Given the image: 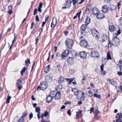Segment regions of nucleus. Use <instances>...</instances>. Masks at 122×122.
<instances>
[{
  "instance_id": "c85d7f7f",
  "label": "nucleus",
  "mask_w": 122,
  "mask_h": 122,
  "mask_svg": "<svg viewBox=\"0 0 122 122\" xmlns=\"http://www.w3.org/2000/svg\"><path fill=\"white\" fill-rule=\"evenodd\" d=\"M48 114V112L47 111H46L45 112L44 114H42L41 115V117L42 119H43V117H46Z\"/></svg>"
},
{
  "instance_id": "f8f14e48",
  "label": "nucleus",
  "mask_w": 122,
  "mask_h": 122,
  "mask_svg": "<svg viewBox=\"0 0 122 122\" xmlns=\"http://www.w3.org/2000/svg\"><path fill=\"white\" fill-rule=\"evenodd\" d=\"M74 57H69L67 59L68 63L70 65L73 64L74 62Z\"/></svg>"
},
{
  "instance_id": "774afa93",
  "label": "nucleus",
  "mask_w": 122,
  "mask_h": 122,
  "mask_svg": "<svg viewBox=\"0 0 122 122\" xmlns=\"http://www.w3.org/2000/svg\"><path fill=\"white\" fill-rule=\"evenodd\" d=\"M119 88L121 89V92L122 93V86H119Z\"/></svg>"
},
{
  "instance_id": "b1692460",
  "label": "nucleus",
  "mask_w": 122,
  "mask_h": 122,
  "mask_svg": "<svg viewBox=\"0 0 122 122\" xmlns=\"http://www.w3.org/2000/svg\"><path fill=\"white\" fill-rule=\"evenodd\" d=\"M104 17L105 16L102 14H100L99 13L97 15V17L99 19H102L104 18Z\"/></svg>"
},
{
  "instance_id": "4c0bfd02",
  "label": "nucleus",
  "mask_w": 122,
  "mask_h": 122,
  "mask_svg": "<svg viewBox=\"0 0 122 122\" xmlns=\"http://www.w3.org/2000/svg\"><path fill=\"white\" fill-rule=\"evenodd\" d=\"M14 39L12 41V43L11 45L10 46V48H9V50H10L11 49V47L12 46L13 44L15 42V38H16V35L15 34L14 35Z\"/></svg>"
},
{
  "instance_id": "a19ab883",
  "label": "nucleus",
  "mask_w": 122,
  "mask_h": 122,
  "mask_svg": "<svg viewBox=\"0 0 122 122\" xmlns=\"http://www.w3.org/2000/svg\"><path fill=\"white\" fill-rule=\"evenodd\" d=\"M27 113L28 112L27 111L24 112L21 117L23 118L24 117H25L27 115Z\"/></svg>"
},
{
  "instance_id": "58836bf2",
  "label": "nucleus",
  "mask_w": 122,
  "mask_h": 122,
  "mask_svg": "<svg viewBox=\"0 0 122 122\" xmlns=\"http://www.w3.org/2000/svg\"><path fill=\"white\" fill-rule=\"evenodd\" d=\"M11 98V97L9 95H8L7 97V100H6V103L7 104L9 103L10 102V100Z\"/></svg>"
},
{
  "instance_id": "8fccbe9b",
  "label": "nucleus",
  "mask_w": 122,
  "mask_h": 122,
  "mask_svg": "<svg viewBox=\"0 0 122 122\" xmlns=\"http://www.w3.org/2000/svg\"><path fill=\"white\" fill-rule=\"evenodd\" d=\"M29 117H30V119H31L33 117V114L32 113H31L29 114Z\"/></svg>"
},
{
  "instance_id": "2f4dec72",
  "label": "nucleus",
  "mask_w": 122,
  "mask_h": 122,
  "mask_svg": "<svg viewBox=\"0 0 122 122\" xmlns=\"http://www.w3.org/2000/svg\"><path fill=\"white\" fill-rule=\"evenodd\" d=\"M119 63L118 64V65L119 66L120 71L122 72V60L119 61Z\"/></svg>"
},
{
  "instance_id": "cd10ccee",
  "label": "nucleus",
  "mask_w": 122,
  "mask_h": 122,
  "mask_svg": "<svg viewBox=\"0 0 122 122\" xmlns=\"http://www.w3.org/2000/svg\"><path fill=\"white\" fill-rule=\"evenodd\" d=\"M110 9L111 11H112L114 10L116 8V6L113 5V4H111L110 5Z\"/></svg>"
},
{
  "instance_id": "9d476101",
  "label": "nucleus",
  "mask_w": 122,
  "mask_h": 122,
  "mask_svg": "<svg viewBox=\"0 0 122 122\" xmlns=\"http://www.w3.org/2000/svg\"><path fill=\"white\" fill-rule=\"evenodd\" d=\"M109 7L107 5H104L102 7V10L104 13H107L109 11Z\"/></svg>"
},
{
  "instance_id": "e2e57ef3",
  "label": "nucleus",
  "mask_w": 122,
  "mask_h": 122,
  "mask_svg": "<svg viewBox=\"0 0 122 122\" xmlns=\"http://www.w3.org/2000/svg\"><path fill=\"white\" fill-rule=\"evenodd\" d=\"M40 113H38V114H37V116L38 117V119H39L41 117L40 116Z\"/></svg>"
},
{
  "instance_id": "aec40b11",
  "label": "nucleus",
  "mask_w": 122,
  "mask_h": 122,
  "mask_svg": "<svg viewBox=\"0 0 122 122\" xmlns=\"http://www.w3.org/2000/svg\"><path fill=\"white\" fill-rule=\"evenodd\" d=\"M72 2L71 0H67L65 5L66 6H67V8H69L71 6V3Z\"/></svg>"
},
{
  "instance_id": "bb28decb",
  "label": "nucleus",
  "mask_w": 122,
  "mask_h": 122,
  "mask_svg": "<svg viewBox=\"0 0 122 122\" xmlns=\"http://www.w3.org/2000/svg\"><path fill=\"white\" fill-rule=\"evenodd\" d=\"M62 88V86L61 85H59L56 87V89L58 91H59V92H60Z\"/></svg>"
},
{
  "instance_id": "0e129e2a",
  "label": "nucleus",
  "mask_w": 122,
  "mask_h": 122,
  "mask_svg": "<svg viewBox=\"0 0 122 122\" xmlns=\"http://www.w3.org/2000/svg\"><path fill=\"white\" fill-rule=\"evenodd\" d=\"M43 30V29L42 28H41L39 30V31L40 32H42Z\"/></svg>"
},
{
  "instance_id": "6e6552de",
  "label": "nucleus",
  "mask_w": 122,
  "mask_h": 122,
  "mask_svg": "<svg viewBox=\"0 0 122 122\" xmlns=\"http://www.w3.org/2000/svg\"><path fill=\"white\" fill-rule=\"evenodd\" d=\"M116 117L117 119L116 122H120L121 121V119L122 118V113H118L116 115Z\"/></svg>"
},
{
  "instance_id": "4d7b16f0",
  "label": "nucleus",
  "mask_w": 122,
  "mask_h": 122,
  "mask_svg": "<svg viewBox=\"0 0 122 122\" xmlns=\"http://www.w3.org/2000/svg\"><path fill=\"white\" fill-rule=\"evenodd\" d=\"M81 12V11H80L78 13H77L76 14H77V15H78V16L79 17V19L80 18V15Z\"/></svg>"
},
{
  "instance_id": "5701e85b",
  "label": "nucleus",
  "mask_w": 122,
  "mask_h": 122,
  "mask_svg": "<svg viewBox=\"0 0 122 122\" xmlns=\"http://www.w3.org/2000/svg\"><path fill=\"white\" fill-rule=\"evenodd\" d=\"M109 30L111 32H113L115 30V28L113 25H111L109 26Z\"/></svg>"
},
{
  "instance_id": "c756f323",
  "label": "nucleus",
  "mask_w": 122,
  "mask_h": 122,
  "mask_svg": "<svg viewBox=\"0 0 122 122\" xmlns=\"http://www.w3.org/2000/svg\"><path fill=\"white\" fill-rule=\"evenodd\" d=\"M64 78L63 76H61L58 80V82L60 84L61 83L64 81Z\"/></svg>"
},
{
  "instance_id": "3c124183",
  "label": "nucleus",
  "mask_w": 122,
  "mask_h": 122,
  "mask_svg": "<svg viewBox=\"0 0 122 122\" xmlns=\"http://www.w3.org/2000/svg\"><path fill=\"white\" fill-rule=\"evenodd\" d=\"M36 21H37L38 22L39 21V18L38 16L37 15L36 16Z\"/></svg>"
},
{
  "instance_id": "4be33fe9",
  "label": "nucleus",
  "mask_w": 122,
  "mask_h": 122,
  "mask_svg": "<svg viewBox=\"0 0 122 122\" xmlns=\"http://www.w3.org/2000/svg\"><path fill=\"white\" fill-rule=\"evenodd\" d=\"M87 25H81V30L82 31H81V33L82 34H83V32H84L86 30Z\"/></svg>"
},
{
  "instance_id": "0eeeda50",
  "label": "nucleus",
  "mask_w": 122,
  "mask_h": 122,
  "mask_svg": "<svg viewBox=\"0 0 122 122\" xmlns=\"http://www.w3.org/2000/svg\"><path fill=\"white\" fill-rule=\"evenodd\" d=\"M99 53L96 51H92L91 52L90 55L91 57H98Z\"/></svg>"
},
{
  "instance_id": "338daca9",
  "label": "nucleus",
  "mask_w": 122,
  "mask_h": 122,
  "mask_svg": "<svg viewBox=\"0 0 122 122\" xmlns=\"http://www.w3.org/2000/svg\"><path fill=\"white\" fill-rule=\"evenodd\" d=\"M39 41V39L38 38H37L36 39V43L35 44H37L38 43V42Z\"/></svg>"
},
{
  "instance_id": "603ef678",
  "label": "nucleus",
  "mask_w": 122,
  "mask_h": 122,
  "mask_svg": "<svg viewBox=\"0 0 122 122\" xmlns=\"http://www.w3.org/2000/svg\"><path fill=\"white\" fill-rule=\"evenodd\" d=\"M37 9L36 8L35 9L34 11V15H36L37 13Z\"/></svg>"
},
{
  "instance_id": "864d4df0",
  "label": "nucleus",
  "mask_w": 122,
  "mask_h": 122,
  "mask_svg": "<svg viewBox=\"0 0 122 122\" xmlns=\"http://www.w3.org/2000/svg\"><path fill=\"white\" fill-rule=\"evenodd\" d=\"M104 66V65L103 64H102L100 67L101 69L102 72L103 71Z\"/></svg>"
},
{
  "instance_id": "39448f33",
  "label": "nucleus",
  "mask_w": 122,
  "mask_h": 122,
  "mask_svg": "<svg viewBox=\"0 0 122 122\" xmlns=\"http://www.w3.org/2000/svg\"><path fill=\"white\" fill-rule=\"evenodd\" d=\"M22 81L19 79L17 81L16 86L18 88L19 90L21 89L22 88Z\"/></svg>"
},
{
  "instance_id": "dca6fc26",
  "label": "nucleus",
  "mask_w": 122,
  "mask_h": 122,
  "mask_svg": "<svg viewBox=\"0 0 122 122\" xmlns=\"http://www.w3.org/2000/svg\"><path fill=\"white\" fill-rule=\"evenodd\" d=\"M41 85L42 88L43 90H45L47 88V85L46 84V82L45 81H43L41 82Z\"/></svg>"
},
{
  "instance_id": "37998d69",
  "label": "nucleus",
  "mask_w": 122,
  "mask_h": 122,
  "mask_svg": "<svg viewBox=\"0 0 122 122\" xmlns=\"http://www.w3.org/2000/svg\"><path fill=\"white\" fill-rule=\"evenodd\" d=\"M36 112L38 113H40V109L39 107H37L36 108Z\"/></svg>"
},
{
  "instance_id": "412c9836",
  "label": "nucleus",
  "mask_w": 122,
  "mask_h": 122,
  "mask_svg": "<svg viewBox=\"0 0 122 122\" xmlns=\"http://www.w3.org/2000/svg\"><path fill=\"white\" fill-rule=\"evenodd\" d=\"M12 5H10L8 7L7 12L10 14H11L12 13Z\"/></svg>"
},
{
  "instance_id": "1a4fd4ad",
  "label": "nucleus",
  "mask_w": 122,
  "mask_h": 122,
  "mask_svg": "<svg viewBox=\"0 0 122 122\" xmlns=\"http://www.w3.org/2000/svg\"><path fill=\"white\" fill-rule=\"evenodd\" d=\"M52 79V77L50 74H49L45 76V79L46 81L47 82L50 83L51 82Z\"/></svg>"
},
{
  "instance_id": "052dcab7",
  "label": "nucleus",
  "mask_w": 122,
  "mask_h": 122,
  "mask_svg": "<svg viewBox=\"0 0 122 122\" xmlns=\"http://www.w3.org/2000/svg\"><path fill=\"white\" fill-rule=\"evenodd\" d=\"M90 111L92 112H93L94 110V108L93 107H92L91 108L90 110Z\"/></svg>"
},
{
  "instance_id": "a18cd8bd",
  "label": "nucleus",
  "mask_w": 122,
  "mask_h": 122,
  "mask_svg": "<svg viewBox=\"0 0 122 122\" xmlns=\"http://www.w3.org/2000/svg\"><path fill=\"white\" fill-rule=\"evenodd\" d=\"M78 1V0H72L73 4L74 5L76 4Z\"/></svg>"
},
{
  "instance_id": "473e14b6",
  "label": "nucleus",
  "mask_w": 122,
  "mask_h": 122,
  "mask_svg": "<svg viewBox=\"0 0 122 122\" xmlns=\"http://www.w3.org/2000/svg\"><path fill=\"white\" fill-rule=\"evenodd\" d=\"M30 63V59H27L25 61V65L28 67L29 65V64Z\"/></svg>"
},
{
  "instance_id": "bf43d9fd",
  "label": "nucleus",
  "mask_w": 122,
  "mask_h": 122,
  "mask_svg": "<svg viewBox=\"0 0 122 122\" xmlns=\"http://www.w3.org/2000/svg\"><path fill=\"white\" fill-rule=\"evenodd\" d=\"M42 5L43 4L41 2H40L39 5V8H41L42 7Z\"/></svg>"
},
{
  "instance_id": "ea45409f",
  "label": "nucleus",
  "mask_w": 122,
  "mask_h": 122,
  "mask_svg": "<svg viewBox=\"0 0 122 122\" xmlns=\"http://www.w3.org/2000/svg\"><path fill=\"white\" fill-rule=\"evenodd\" d=\"M107 56V60H111V57L110 55V54L109 52H108Z\"/></svg>"
},
{
  "instance_id": "20e7f679",
  "label": "nucleus",
  "mask_w": 122,
  "mask_h": 122,
  "mask_svg": "<svg viewBox=\"0 0 122 122\" xmlns=\"http://www.w3.org/2000/svg\"><path fill=\"white\" fill-rule=\"evenodd\" d=\"M76 95L78 99L84 97V94L83 92L81 91H78Z\"/></svg>"
},
{
  "instance_id": "13d9d810",
  "label": "nucleus",
  "mask_w": 122,
  "mask_h": 122,
  "mask_svg": "<svg viewBox=\"0 0 122 122\" xmlns=\"http://www.w3.org/2000/svg\"><path fill=\"white\" fill-rule=\"evenodd\" d=\"M81 12V11H80L78 13H77L76 14H77V15H78V16L79 17V19L80 18V15Z\"/></svg>"
},
{
  "instance_id": "5fc2aeb1",
  "label": "nucleus",
  "mask_w": 122,
  "mask_h": 122,
  "mask_svg": "<svg viewBox=\"0 0 122 122\" xmlns=\"http://www.w3.org/2000/svg\"><path fill=\"white\" fill-rule=\"evenodd\" d=\"M41 88H42L41 86H38V87L37 88V90L38 91L39 89L40 90H43L42 89H41Z\"/></svg>"
},
{
  "instance_id": "a211bd4d",
  "label": "nucleus",
  "mask_w": 122,
  "mask_h": 122,
  "mask_svg": "<svg viewBox=\"0 0 122 122\" xmlns=\"http://www.w3.org/2000/svg\"><path fill=\"white\" fill-rule=\"evenodd\" d=\"M92 13L94 14L97 15L99 13V11L97 8H94L92 9Z\"/></svg>"
},
{
  "instance_id": "c03bdc74",
  "label": "nucleus",
  "mask_w": 122,
  "mask_h": 122,
  "mask_svg": "<svg viewBox=\"0 0 122 122\" xmlns=\"http://www.w3.org/2000/svg\"><path fill=\"white\" fill-rule=\"evenodd\" d=\"M94 97H96L97 98L100 99L101 98V96L100 95L98 94H97L95 93L93 96Z\"/></svg>"
},
{
  "instance_id": "ddd939ff",
  "label": "nucleus",
  "mask_w": 122,
  "mask_h": 122,
  "mask_svg": "<svg viewBox=\"0 0 122 122\" xmlns=\"http://www.w3.org/2000/svg\"><path fill=\"white\" fill-rule=\"evenodd\" d=\"M54 96H52L51 94L48 96L46 99L47 102L48 103H50L53 100Z\"/></svg>"
},
{
  "instance_id": "7ed1b4c3",
  "label": "nucleus",
  "mask_w": 122,
  "mask_h": 122,
  "mask_svg": "<svg viewBox=\"0 0 122 122\" xmlns=\"http://www.w3.org/2000/svg\"><path fill=\"white\" fill-rule=\"evenodd\" d=\"M91 33L95 38L98 39L99 38L100 35L97 31L95 29H93L91 30Z\"/></svg>"
},
{
  "instance_id": "de8ad7c7",
  "label": "nucleus",
  "mask_w": 122,
  "mask_h": 122,
  "mask_svg": "<svg viewBox=\"0 0 122 122\" xmlns=\"http://www.w3.org/2000/svg\"><path fill=\"white\" fill-rule=\"evenodd\" d=\"M56 92L53 91H51L50 93V94H51L52 96H54V97L55 95Z\"/></svg>"
},
{
  "instance_id": "f257e3e1",
  "label": "nucleus",
  "mask_w": 122,
  "mask_h": 122,
  "mask_svg": "<svg viewBox=\"0 0 122 122\" xmlns=\"http://www.w3.org/2000/svg\"><path fill=\"white\" fill-rule=\"evenodd\" d=\"M112 44L115 46H117L120 44L119 39L116 37H114L112 41Z\"/></svg>"
},
{
  "instance_id": "49530a36",
  "label": "nucleus",
  "mask_w": 122,
  "mask_h": 122,
  "mask_svg": "<svg viewBox=\"0 0 122 122\" xmlns=\"http://www.w3.org/2000/svg\"><path fill=\"white\" fill-rule=\"evenodd\" d=\"M89 93V96L90 97H92L93 96V93L91 91H89L88 92Z\"/></svg>"
},
{
  "instance_id": "a878e982",
  "label": "nucleus",
  "mask_w": 122,
  "mask_h": 122,
  "mask_svg": "<svg viewBox=\"0 0 122 122\" xmlns=\"http://www.w3.org/2000/svg\"><path fill=\"white\" fill-rule=\"evenodd\" d=\"M50 66L48 65L45 68L44 71L46 73H47L50 71Z\"/></svg>"
},
{
  "instance_id": "2eb2a0df",
  "label": "nucleus",
  "mask_w": 122,
  "mask_h": 122,
  "mask_svg": "<svg viewBox=\"0 0 122 122\" xmlns=\"http://www.w3.org/2000/svg\"><path fill=\"white\" fill-rule=\"evenodd\" d=\"M107 81H109L110 83L113 86H115L117 84L116 82L114 81L113 79L111 80L109 79H108Z\"/></svg>"
},
{
  "instance_id": "7c9ffc66",
  "label": "nucleus",
  "mask_w": 122,
  "mask_h": 122,
  "mask_svg": "<svg viewBox=\"0 0 122 122\" xmlns=\"http://www.w3.org/2000/svg\"><path fill=\"white\" fill-rule=\"evenodd\" d=\"M92 9V5H90L86 8L85 12H86L87 10L89 11H90Z\"/></svg>"
},
{
  "instance_id": "f704fd0d",
  "label": "nucleus",
  "mask_w": 122,
  "mask_h": 122,
  "mask_svg": "<svg viewBox=\"0 0 122 122\" xmlns=\"http://www.w3.org/2000/svg\"><path fill=\"white\" fill-rule=\"evenodd\" d=\"M74 78H66V80L67 81H69V84L70 85L71 83V82L73 81V80Z\"/></svg>"
},
{
  "instance_id": "f03ea898",
  "label": "nucleus",
  "mask_w": 122,
  "mask_h": 122,
  "mask_svg": "<svg viewBox=\"0 0 122 122\" xmlns=\"http://www.w3.org/2000/svg\"><path fill=\"white\" fill-rule=\"evenodd\" d=\"M73 42L72 39H67L65 41V44L67 47L71 48L73 46Z\"/></svg>"
},
{
  "instance_id": "9b49d317",
  "label": "nucleus",
  "mask_w": 122,
  "mask_h": 122,
  "mask_svg": "<svg viewBox=\"0 0 122 122\" xmlns=\"http://www.w3.org/2000/svg\"><path fill=\"white\" fill-rule=\"evenodd\" d=\"M80 45L82 47H86L88 46V44L86 41L83 40L81 41Z\"/></svg>"
},
{
  "instance_id": "e433bc0d",
  "label": "nucleus",
  "mask_w": 122,
  "mask_h": 122,
  "mask_svg": "<svg viewBox=\"0 0 122 122\" xmlns=\"http://www.w3.org/2000/svg\"><path fill=\"white\" fill-rule=\"evenodd\" d=\"M100 112L99 111L98 109H96L95 112H94L95 117L96 118L97 115L99 114Z\"/></svg>"
},
{
  "instance_id": "6e6d98bb",
  "label": "nucleus",
  "mask_w": 122,
  "mask_h": 122,
  "mask_svg": "<svg viewBox=\"0 0 122 122\" xmlns=\"http://www.w3.org/2000/svg\"><path fill=\"white\" fill-rule=\"evenodd\" d=\"M112 0H104V2L106 3H110Z\"/></svg>"
},
{
  "instance_id": "72a5a7b5",
  "label": "nucleus",
  "mask_w": 122,
  "mask_h": 122,
  "mask_svg": "<svg viewBox=\"0 0 122 122\" xmlns=\"http://www.w3.org/2000/svg\"><path fill=\"white\" fill-rule=\"evenodd\" d=\"M48 17L49 16L45 17V21H43V22L42 25V27H43L44 26V25L46 24V22L48 20Z\"/></svg>"
},
{
  "instance_id": "c9c22d12",
  "label": "nucleus",
  "mask_w": 122,
  "mask_h": 122,
  "mask_svg": "<svg viewBox=\"0 0 122 122\" xmlns=\"http://www.w3.org/2000/svg\"><path fill=\"white\" fill-rule=\"evenodd\" d=\"M26 69L25 67H24L22 69L21 71H20V73L22 76L23 75V73L25 72Z\"/></svg>"
},
{
  "instance_id": "393cba45",
  "label": "nucleus",
  "mask_w": 122,
  "mask_h": 122,
  "mask_svg": "<svg viewBox=\"0 0 122 122\" xmlns=\"http://www.w3.org/2000/svg\"><path fill=\"white\" fill-rule=\"evenodd\" d=\"M90 22V18L89 17H88L86 18L85 21V23L86 25H88Z\"/></svg>"
},
{
  "instance_id": "4468645a",
  "label": "nucleus",
  "mask_w": 122,
  "mask_h": 122,
  "mask_svg": "<svg viewBox=\"0 0 122 122\" xmlns=\"http://www.w3.org/2000/svg\"><path fill=\"white\" fill-rule=\"evenodd\" d=\"M86 53L85 51H83L80 52V55L81 58H84L86 56Z\"/></svg>"
},
{
  "instance_id": "79ce46f5",
  "label": "nucleus",
  "mask_w": 122,
  "mask_h": 122,
  "mask_svg": "<svg viewBox=\"0 0 122 122\" xmlns=\"http://www.w3.org/2000/svg\"><path fill=\"white\" fill-rule=\"evenodd\" d=\"M71 90L74 93H76V92H77L78 91L77 89L76 88H72Z\"/></svg>"
},
{
  "instance_id": "69168bd1",
  "label": "nucleus",
  "mask_w": 122,
  "mask_h": 122,
  "mask_svg": "<svg viewBox=\"0 0 122 122\" xmlns=\"http://www.w3.org/2000/svg\"><path fill=\"white\" fill-rule=\"evenodd\" d=\"M117 74L121 76L122 75V72L121 71V72L118 71L117 72Z\"/></svg>"
},
{
  "instance_id": "6ab92c4d",
  "label": "nucleus",
  "mask_w": 122,
  "mask_h": 122,
  "mask_svg": "<svg viewBox=\"0 0 122 122\" xmlns=\"http://www.w3.org/2000/svg\"><path fill=\"white\" fill-rule=\"evenodd\" d=\"M61 94L60 93V92L58 91L57 93H56L55 95V98L56 99H58L60 98V96H61Z\"/></svg>"
},
{
  "instance_id": "f3484780",
  "label": "nucleus",
  "mask_w": 122,
  "mask_h": 122,
  "mask_svg": "<svg viewBox=\"0 0 122 122\" xmlns=\"http://www.w3.org/2000/svg\"><path fill=\"white\" fill-rule=\"evenodd\" d=\"M102 42H103L105 41L107 39V35L106 34H104L102 37Z\"/></svg>"
},
{
  "instance_id": "09e8293b",
  "label": "nucleus",
  "mask_w": 122,
  "mask_h": 122,
  "mask_svg": "<svg viewBox=\"0 0 122 122\" xmlns=\"http://www.w3.org/2000/svg\"><path fill=\"white\" fill-rule=\"evenodd\" d=\"M24 119L21 117V118H20L18 122H24Z\"/></svg>"
},
{
  "instance_id": "423d86ee",
  "label": "nucleus",
  "mask_w": 122,
  "mask_h": 122,
  "mask_svg": "<svg viewBox=\"0 0 122 122\" xmlns=\"http://www.w3.org/2000/svg\"><path fill=\"white\" fill-rule=\"evenodd\" d=\"M69 53V51L68 50H66L62 53L61 56V58L62 59L66 58V57L68 56Z\"/></svg>"
},
{
  "instance_id": "680f3d73",
  "label": "nucleus",
  "mask_w": 122,
  "mask_h": 122,
  "mask_svg": "<svg viewBox=\"0 0 122 122\" xmlns=\"http://www.w3.org/2000/svg\"><path fill=\"white\" fill-rule=\"evenodd\" d=\"M67 113L68 114L70 115V116L71 115V110L70 109H69L67 111Z\"/></svg>"
}]
</instances>
